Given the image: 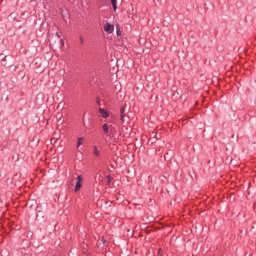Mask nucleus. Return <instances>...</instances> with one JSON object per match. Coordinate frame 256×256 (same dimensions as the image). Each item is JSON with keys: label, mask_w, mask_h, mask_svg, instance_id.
I'll return each instance as SVG.
<instances>
[{"label": "nucleus", "mask_w": 256, "mask_h": 256, "mask_svg": "<svg viewBox=\"0 0 256 256\" xmlns=\"http://www.w3.org/2000/svg\"><path fill=\"white\" fill-rule=\"evenodd\" d=\"M93 155H95V157H99L101 155V152L99 149H97V146L93 147Z\"/></svg>", "instance_id": "nucleus-7"}, {"label": "nucleus", "mask_w": 256, "mask_h": 256, "mask_svg": "<svg viewBox=\"0 0 256 256\" xmlns=\"http://www.w3.org/2000/svg\"><path fill=\"white\" fill-rule=\"evenodd\" d=\"M120 119H121L122 123L125 122V107H123V106L120 109Z\"/></svg>", "instance_id": "nucleus-4"}, {"label": "nucleus", "mask_w": 256, "mask_h": 256, "mask_svg": "<svg viewBox=\"0 0 256 256\" xmlns=\"http://www.w3.org/2000/svg\"><path fill=\"white\" fill-rule=\"evenodd\" d=\"M105 245V238H101L100 242L98 243V247H102Z\"/></svg>", "instance_id": "nucleus-9"}, {"label": "nucleus", "mask_w": 256, "mask_h": 256, "mask_svg": "<svg viewBox=\"0 0 256 256\" xmlns=\"http://www.w3.org/2000/svg\"><path fill=\"white\" fill-rule=\"evenodd\" d=\"M106 179H107V183H108V185H109V183H111V176H106Z\"/></svg>", "instance_id": "nucleus-10"}, {"label": "nucleus", "mask_w": 256, "mask_h": 256, "mask_svg": "<svg viewBox=\"0 0 256 256\" xmlns=\"http://www.w3.org/2000/svg\"><path fill=\"white\" fill-rule=\"evenodd\" d=\"M102 130H103V132H104V135H106L107 137H109V125L103 124V125H102Z\"/></svg>", "instance_id": "nucleus-5"}, {"label": "nucleus", "mask_w": 256, "mask_h": 256, "mask_svg": "<svg viewBox=\"0 0 256 256\" xmlns=\"http://www.w3.org/2000/svg\"><path fill=\"white\" fill-rule=\"evenodd\" d=\"M83 182V177L82 176H78L77 177V182H76V185H75V188H74V191L77 193V191H79L82 187V183Z\"/></svg>", "instance_id": "nucleus-2"}, {"label": "nucleus", "mask_w": 256, "mask_h": 256, "mask_svg": "<svg viewBox=\"0 0 256 256\" xmlns=\"http://www.w3.org/2000/svg\"><path fill=\"white\" fill-rule=\"evenodd\" d=\"M80 41H81V43H83V37H80Z\"/></svg>", "instance_id": "nucleus-13"}, {"label": "nucleus", "mask_w": 256, "mask_h": 256, "mask_svg": "<svg viewBox=\"0 0 256 256\" xmlns=\"http://www.w3.org/2000/svg\"><path fill=\"white\" fill-rule=\"evenodd\" d=\"M85 141V138H83V137H79L78 139H77V143H76V147H77V149H79V147H81V145H83V142Z\"/></svg>", "instance_id": "nucleus-6"}, {"label": "nucleus", "mask_w": 256, "mask_h": 256, "mask_svg": "<svg viewBox=\"0 0 256 256\" xmlns=\"http://www.w3.org/2000/svg\"><path fill=\"white\" fill-rule=\"evenodd\" d=\"M56 37L60 38V37H61V35H59V33L57 32V33H56Z\"/></svg>", "instance_id": "nucleus-12"}, {"label": "nucleus", "mask_w": 256, "mask_h": 256, "mask_svg": "<svg viewBox=\"0 0 256 256\" xmlns=\"http://www.w3.org/2000/svg\"><path fill=\"white\" fill-rule=\"evenodd\" d=\"M99 113L104 119H107V117H109V112H107V110L103 108H99Z\"/></svg>", "instance_id": "nucleus-3"}, {"label": "nucleus", "mask_w": 256, "mask_h": 256, "mask_svg": "<svg viewBox=\"0 0 256 256\" xmlns=\"http://www.w3.org/2000/svg\"><path fill=\"white\" fill-rule=\"evenodd\" d=\"M112 7L114 11H117V0H111Z\"/></svg>", "instance_id": "nucleus-8"}, {"label": "nucleus", "mask_w": 256, "mask_h": 256, "mask_svg": "<svg viewBox=\"0 0 256 256\" xmlns=\"http://www.w3.org/2000/svg\"><path fill=\"white\" fill-rule=\"evenodd\" d=\"M60 43H61L62 47L65 45V41L63 39L60 40Z\"/></svg>", "instance_id": "nucleus-11"}, {"label": "nucleus", "mask_w": 256, "mask_h": 256, "mask_svg": "<svg viewBox=\"0 0 256 256\" xmlns=\"http://www.w3.org/2000/svg\"><path fill=\"white\" fill-rule=\"evenodd\" d=\"M104 31L106 33H108V35H111V33H113V31H115V26L110 23H107L104 25Z\"/></svg>", "instance_id": "nucleus-1"}]
</instances>
